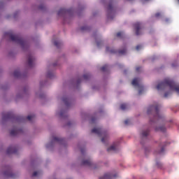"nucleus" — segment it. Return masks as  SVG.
<instances>
[{"mask_svg":"<svg viewBox=\"0 0 179 179\" xmlns=\"http://www.w3.org/2000/svg\"><path fill=\"white\" fill-rule=\"evenodd\" d=\"M161 15L160 13H157L155 14V17H159Z\"/></svg>","mask_w":179,"mask_h":179,"instance_id":"obj_38","label":"nucleus"},{"mask_svg":"<svg viewBox=\"0 0 179 179\" xmlns=\"http://www.w3.org/2000/svg\"><path fill=\"white\" fill-rule=\"evenodd\" d=\"M155 131H160L161 132H166V127L164 126H162L160 127H156Z\"/></svg>","mask_w":179,"mask_h":179,"instance_id":"obj_20","label":"nucleus"},{"mask_svg":"<svg viewBox=\"0 0 179 179\" xmlns=\"http://www.w3.org/2000/svg\"><path fill=\"white\" fill-rule=\"evenodd\" d=\"M59 116L60 117H64V112H61L60 114H59Z\"/></svg>","mask_w":179,"mask_h":179,"instance_id":"obj_44","label":"nucleus"},{"mask_svg":"<svg viewBox=\"0 0 179 179\" xmlns=\"http://www.w3.org/2000/svg\"><path fill=\"white\" fill-rule=\"evenodd\" d=\"M169 94H170V92H166L164 94V97H169Z\"/></svg>","mask_w":179,"mask_h":179,"instance_id":"obj_39","label":"nucleus"},{"mask_svg":"<svg viewBox=\"0 0 179 179\" xmlns=\"http://www.w3.org/2000/svg\"><path fill=\"white\" fill-rule=\"evenodd\" d=\"M38 174H40V171H35L32 174V177H37Z\"/></svg>","mask_w":179,"mask_h":179,"instance_id":"obj_29","label":"nucleus"},{"mask_svg":"<svg viewBox=\"0 0 179 179\" xmlns=\"http://www.w3.org/2000/svg\"><path fill=\"white\" fill-rule=\"evenodd\" d=\"M113 13H114V9L113 8V4L110 3L108 6V19H114V16L111 17Z\"/></svg>","mask_w":179,"mask_h":179,"instance_id":"obj_7","label":"nucleus"},{"mask_svg":"<svg viewBox=\"0 0 179 179\" xmlns=\"http://www.w3.org/2000/svg\"><path fill=\"white\" fill-rule=\"evenodd\" d=\"M167 143H164V145L160 144L161 150L159 151L158 153H163V152H164V148H165V146H167Z\"/></svg>","mask_w":179,"mask_h":179,"instance_id":"obj_22","label":"nucleus"},{"mask_svg":"<svg viewBox=\"0 0 179 179\" xmlns=\"http://www.w3.org/2000/svg\"><path fill=\"white\" fill-rule=\"evenodd\" d=\"M22 74L20 73V71L17 70L15 71L13 73L14 78H20Z\"/></svg>","mask_w":179,"mask_h":179,"instance_id":"obj_19","label":"nucleus"},{"mask_svg":"<svg viewBox=\"0 0 179 179\" xmlns=\"http://www.w3.org/2000/svg\"><path fill=\"white\" fill-rule=\"evenodd\" d=\"M117 37H118L119 38H121L122 37V32H117Z\"/></svg>","mask_w":179,"mask_h":179,"instance_id":"obj_30","label":"nucleus"},{"mask_svg":"<svg viewBox=\"0 0 179 179\" xmlns=\"http://www.w3.org/2000/svg\"><path fill=\"white\" fill-rule=\"evenodd\" d=\"M120 150V148L118 147V143H114L113 145H112L110 148L107 149L108 152H117Z\"/></svg>","mask_w":179,"mask_h":179,"instance_id":"obj_9","label":"nucleus"},{"mask_svg":"<svg viewBox=\"0 0 179 179\" xmlns=\"http://www.w3.org/2000/svg\"><path fill=\"white\" fill-rule=\"evenodd\" d=\"M148 135H149V129L142 131L141 133L142 139H146Z\"/></svg>","mask_w":179,"mask_h":179,"instance_id":"obj_17","label":"nucleus"},{"mask_svg":"<svg viewBox=\"0 0 179 179\" xmlns=\"http://www.w3.org/2000/svg\"><path fill=\"white\" fill-rule=\"evenodd\" d=\"M138 94H142V90H140L138 91Z\"/></svg>","mask_w":179,"mask_h":179,"instance_id":"obj_45","label":"nucleus"},{"mask_svg":"<svg viewBox=\"0 0 179 179\" xmlns=\"http://www.w3.org/2000/svg\"><path fill=\"white\" fill-rule=\"evenodd\" d=\"M80 152H81L82 155H83V153H85V149L84 148H81L80 149Z\"/></svg>","mask_w":179,"mask_h":179,"instance_id":"obj_42","label":"nucleus"},{"mask_svg":"<svg viewBox=\"0 0 179 179\" xmlns=\"http://www.w3.org/2000/svg\"><path fill=\"white\" fill-rule=\"evenodd\" d=\"M131 85L133 86H139V78H136L132 80Z\"/></svg>","mask_w":179,"mask_h":179,"instance_id":"obj_18","label":"nucleus"},{"mask_svg":"<svg viewBox=\"0 0 179 179\" xmlns=\"http://www.w3.org/2000/svg\"><path fill=\"white\" fill-rule=\"evenodd\" d=\"M145 1H148V0H145Z\"/></svg>","mask_w":179,"mask_h":179,"instance_id":"obj_50","label":"nucleus"},{"mask_svg":"<svg viewBox=\"0 0 179 179\" xmlns=\"http://www.w3.org/2000/svg\"><path fill=\"white\" fill-rule=\"evenodd\" d=\"M116 176L111 173H106L103 177H100L99 179H113Z\"/></svg>","mask_w":179,"mask_h":179,"instance_id":"obj_13","label":"nucleus"},{"mask_svg":"<svg viewBox=\"0 0 179 179\" xmlns=\"http://www.w3.org/2000/svg\"><path fill=\"white\" fill-rule=\"evenodd\" d=\"M52 142H58L59 143H62L63 142H65V140L59 137L53 136Z\"/></svg>","mask_w":179,"mask_h":179,"instance_id":"obj_14","label":"nucleus"},{"mask_svg":"<svg viewBox=\"0 0 179 179\" xmlns=\"http://www.w3.org/2000/svg\"><path fill=\"white\" fill-rule=\"evenodd\" d=\"M127 107L128 105H127L126 103H122L120 105L121 110H127Z\"/></svg>","mask_w":179,"mask_h":179,"instance_id":"obj_25","label":"nucleus"},{"mask_svg":"<svg viewBox=\"0 0 179 179\" xmlns=\"http://www.w3.org/2000/svg\"><path fill=\"white\" fill-rule=\"evenodd\" d=\"M23 120H24V117H20L17 118V121H23Z\"/></svg>","mask_w":179,"mask_h":179,"instance_id":"obj_33","label":"nucleus"},{"mask_svg":"<svg viewBox=\"0 0 179 179\" xmlns=\"http://www.w3.org/2000/svg\"><path fill=\"white\" fill-rule=\"evenodd\" d=\"M71 13H72V9L61 8L57 12V15L58 16H64V15L71 14Z\"/></svg>","mask_w":179,"mask_h":179,"instance_id":"obj_5","label":"nucleus"},{"mask_svg":"<svg viewBox=\"0 0 179 179\" xmlns=\"http://www.w3.org/2000/svg\"><path fill=\"white\" fill-rule=\"evenodd\" d=\"M12 118H15V115L11 112L3 113L2 120H3V121L6 120H11Z\"/></svg>","mask_w":179,"mask_h":179,"instance_id":"obj_8","label":"nucleus"},{"mask_svg":"<svg viewBox=\"0 0 179 179\" xmlns=\"http://www.w3.org/2000/svg\"><path fill=\"white\" fill-rule=\"evenodd\" d=\"M34 115H28L27 117V120H28V121H31V120H34Z\"/></svg>","mask_w":179,"mask_h":179,"instance_id":"obj_28","label":"nucleus"},{"mask_svg":"<svg viewBox=\"0 0 179 179\" xmlns=\"http://www.w3.org/2000/svg\"><path fill=\"white\" fill-rule=\"evenodd\" d=\"M111 54H117V50H110Z\"/></svg>","mask_w":179,"mask_h":179,"instance_id":"obj_34","label":"nucleus"},{"mask_svg":"<svg viewBox=\"0 0 179 179\" xmlns=\"http://www.w3.org/2000/svg\"><path fill=\"white\" fill-rule=\"evenodd\" d=\"M129 1H132V0H129Z\"/></svg>","mask_w":179,"mask_h":179,"instance_id":"obj_49","label":"nucleus"},{"mask_svg":"<svg viewBox=\"0 0 179 179\" xmlns=\"http://www.w3.org/2000/svg\"><path fill=\"white\" fill-rule=\"evenodd\" d=\"M107 69H108V65H104L103 66H102L101 68V71H102V72H106V71H107Z\"/></svg>","mask_w":179,"mask_h":179,"instance_id":"obj_26","label":"nucleus"},{"mask_svg":"<svg viewBox=\"0 0 179 179\" xmlns=\"http://www.w3.org/2000/svg\"><path fill=\"white\" fill-rule=\"evenodd\" d=\"M106 50H108V47L106 48Z\"/></svg>","mask_w":179,"mask_h":179,"instance_id":"obj_48","label":"nucleus"},{"mask_svg":"<svg viewBox=\"0 0 179 179\" xmlns=\"http://www.w3.org/2000/svg\"><path fill=\"white\" fill-rule=\"evenodd\" d=\"M22 50L24 49V48H26V46L23 45V46H22Z\"/></svg>","mask_w":179,"mask_h":179,"instance_id":"obj_46","label":"nucleus"},{"mask_svg":"<svg viewBox=\"0 0 179 179\" xmlns=\"http://www.w3.org/2000/svg\"><path fill=\"white\" fill-rule=\"evenodd\" d=\"M156 89L158 90L169 89L171 92H176L179 94V85L170 78H165L157 85Z\"/></svg>","mask_w":179,"mask_h":179,"instance_id":"obj_1","label":"nucleus"},{"mask_svg":"<svg viewBox=\"0 0 179 179\" xmlns=\"http://www.w3.org/2000/svg\"><path fill=\"white\" fill-rule=\"evenodd\" d=\"M160 106L156 104L149 106L148 108V114H152L154 115V120H151L152 122H156V120H162L163 116L160 115V112L159 111Z\"/></svg>","mask_w":179,"mask_h":179,"instance_id":"obj_2","label":"nucleus"},{"mask_svg":"<svg viewBox=\"0 0 179 179\" xmlns=\"http://www.w3.org/2000/svg\"><path fill=\"white\" fill-rule=\"evenodd\" d=\"M35 58L33 55H30L28 57V66L29 68H33V66H34V61H35Z\"/></svg>","mask_w":179,"mask_h":179,"instance_id":"obj_10","label":"nucleus"},{"mask_svg":"<svg viewBox=\"0 0 179 179\" xmlns=\"http://www.w3.org/2000/svg\"><path fill=\"white\" fill-rule=\"evenodd\" d=\"M96 121V117H92L91 122L93 124Z\"/></svg>","mask_w":179,"mask_h":179,"instance_id":"obj_36","label":"nucleus"},{"mask_svg":"<svg viewBox=\"0 0 179 179\" xmlns=\"http://www.w3.org/2000/svg\"><path fill=\"white\" fill-rule=\"evenodd\" d=\"M7 155H15L17 153V148L16 147L10 146L6 151Z\"/></svg>","mask_w":179,"mask_h":179,"instance_id":"obj_11","label":"nucleus"},{"mask_svg":"<svg viewBox=\"0 0 179 179\" xmlns=\"http://www.w3.org/2000/svg\"><path fill=\"white\" fill-rule=\"evenodd\" d=\"M47 78H49L50 79H52V78H54V73L49 71L47 74Z\"/></svg>","mask_w":179,"mask_h":179,"instance_id":"obj_24","label":"nucleus"},{"mask_svg":"<svg viewBox=\"0 0 179 179\" xmlns=\"http://www.w3.org/2000/svg\"><path fill=\"white\" fill-rule=\"evenodd\" d=\"M92 134H96L98 135V136H103L101 138V142L103 143H106V141H107L108 138V135L107 134V132L103 131L101 128H94L92 129Z\"/></svg>","mask_w":179,"mask_h":179,"instance_id":"obj_3","label":"nucleus"},{"mask_svg":"<svg viewBox=\"0 0 179 179\" xmlns=\"http://www.w3.org/2000/svg\"><path fill=\"white\" fill-rule=\"evenodd\" d=\"M22 131V129H13L10 131V134L11 136H16L17 134H20V132Z\"/></svg>","mask_w":179,"mask_h":179,"instance_id":"obj_16","label":"nucleus"},{"mask_svg":"<svg viewBox=\"0 0 179 179\" xmlns=\"http://www.w3.org/2000/svg\"><path fill=\"white\" fill-rule=\"evenodd\" d=\"M136 72H139V71H141V67H139V66L136 67Z\"/></svg>","mask_w":179,"mask_h":179,"instance_id":"obj_40","label":"nucleus"},{"mask_svg":"<svg viewBox=\"0 0 179 179\" xmlns=\"http://www.w3.org/2000/svg\"><path fill=\"white\" fill-rule=\"evenodd\" d=\"M82 165L83 166H88L90 167L92 166V160L90 159H85L82 162Z\"/></svg>","mask_w":179,"mask_h":179,"instance_id":"obj_15","label":"nucleus"},{"mask_svg":"<svg viewBox=\"0 0 179 179\" xmlns=\"http://www.w3.org/2000/svg\"><path fill=\"white\" fill-rule=\"evenodd\" d=\"M118 54L120 55H125L127 54V50L126 49H122L118 51Z\"/></svg>","mask_w":179,"mask_h":179,"instance_id":"obj_23","label":"nucleus"},{"mask_svg":"<svg viewBox=\"0 0 179 179\" xmlns=\"http://www.w3.org/2000/svg\"><path fill=\"white\" fill-rule=\"evenodd\" d=\"M6 36H9L10 39L11 41H15L17 44H19L20 45H24V41H23V38L22 37L15 35V34H10L9 33H6Z\"/></svg>","mask_w":179,"mask_h":179,"instance_id":"obj_4","label":"nucleus"},{"mask_svg":"<svg viewBox=\"0 0 179 179\" xmlns=\"http://www.w3.org/2000/svg\"><path fill=\"white\" fill-rule=\"evenodd\" d=\"M62 100L65 106L68 107L69 106V99L68 97H64Z\"/></svg>","mask_w":179,"mask_h":179,"instance_id":"obj_21","label":"nucleus"},{"mask_svg":"<svg viewBox=\"0 0 179 179\" xmlns=\"http://www.w3.org/2000/svg\"><path fill=\"white\" fill-rule=\"evenodd\" d=\"M80 82H82V80H80V78H79V79L77 80V83L79 84V83H80Z\"/></svg>","mask_w":179,"mask_h":179,"instance_id":"obj_43","label":"nucleus"},{"mask_svg":"<svg viewBox=\"0 0 179 179\" xmlns=\"http://www.w3.org/2000/svg\"><path fill=\"white\" fill-rule=\"evenodd\" d=\"M5 177L10 178H15L16 177V174L12 173V171L10 169H8L6 171L4 172Z\"/></svg>","mask_w":179,"mask_h":179,"instance_id":"obj_12","label":"nucleus"},{"mask_svg":"<svg viewBox=\"0 0 179 179\" xmlns=\"http://www.w3.org/2000/svg\"><path fill=\"white\" fill-rule=\"evenodd\" d=\"M140 48H142V46L138 45V46H136V50H137V51H139Z\"/></svg>","mask_w":179,"mask_h":179,"instance_id":"obj_37","label":"nucleus"},{"mask_svg":"<svg viewBox=\"0 0 179 179\" xmlns=\"http://www.w3.org/2000/svg\"><path fill=\"white\" fill-rule=\"evenodd\" d=\"M157 167H162V164L159 162H157Z\"/></svg>","mask_w":179,"mask_h":179,"instance_id":"obj_41","label":"nucleus"},{"mask_svg":"<svg viewBox=\"0 0 179 179\" xmlns=\"http://www.w3.org/2000/svg\"><path fill=\"white\" fill-rule=\"evenodd\" d=\"M124 124L125 125H129V120H124Z\"/></svg>","mask_w":179,"mask_h":179,"instance_id":"obj_32","label":"nucleus"},{"mask_svg":"<svg viewBox=\"0 0 179 179\" xmlns=\"http://www.w3.org/2000/svg\"><path fill=\"white\" fill-rule=\"evenodd\" d=\"M90 74L87 73V74H84V75H83V79H84L85 80H87L90 79Z\"/></svg>","mask_w":179,"mask_h":179,"instance_id":"obj_27","label":"nucleus"},{"mask_svg":"<svg viewBox=\"0 0 179 179\" xmlns=\"http://www.w3.org/2000/svg\"><path fill=\"white\" fill-rule=\"evenodd\" d=\"M88 27H81V31H85V30H87Z\"/></svg>","mask_w":179,"mask_h":179,"instance_id":"obj_31","label":"nucleus"},{"mask_svg":"<svg viewBox=\"0 0 179 179\" xmlns=\"http://www.w3.org/2000/svg\"><path fill=\"white\" fill-rule=\"evenodd\" d=\"M97 45H103V41H99L96 43Z\"/></svg>","mask_w":179,"mask_h":179,"instance_id":"obj_35","label":"nucleus"},{"mask_svg":"<svg viewBox=\"0 0 179 179\" xmlns=\"http://www.w3.org/2000/svg\"><path fill=\"white\" fill-rule=\"evenodd\" d=\"M134 27L136 31V36H141V29H142V24L141 22H136L134 24Z\"/></svg>","mask_w":179,"mask_h":179,"instance_id":"obj_6","label":"nucleus"},{"mask_svg":"<svg viewBox=\"0 0 179 179\" xmlns=\"http://www.w3.org/2000/svg\"><path fill=\"white\" fill-rule=\"evenodd\" d=\"M172 66H177V65H175L174 64H172Z\"/></svg>","mask_w":179,"mask_h":179,"instance_id":"obj_47","label":"nucleus"}]
</instances>
